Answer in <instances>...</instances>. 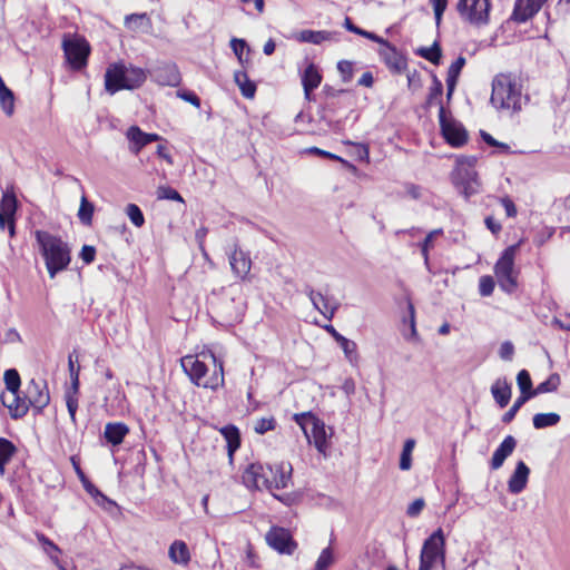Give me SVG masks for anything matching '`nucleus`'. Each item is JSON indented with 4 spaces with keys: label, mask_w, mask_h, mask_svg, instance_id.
<instances>
[{
    "label": "nucleus",
    "mask_w": 570,
    "mask_h": 570,
    "mask_svg": "<svg viewBox=\"0 0 570 570\" xmlns=\"http://www.w3.org/2000/svg\"><path fill=\"white\" fill-rule=\"evenodd\" d=\"M180 365L190 382L198 387L216 391L224 386V362L210 350L181 357Z\"/></svg>",
    "instance_id": "f257e3e1"
},
{
    "label": "nucleus",
    "mask_w": 570,
    "mask_h": 570,
    "mask_svg": "<svg viewBox=\"0 0 570 570\" xmlns=\"http://www.w3.org/2000/svg\"><path fill=\"white\" fill-rule=\"evenodd\" d=\"M36 239L51 278L59 272L67 269L71 262V256L70 247L66 242L43 230L36 232Z\"/></svg>",
    "instance_id": "f03ea898"
},
{
    "label": "nucleus",
    "mask_w": 570,
    "mask_h": 570,
    "mask_svg": "<svg viewBox=\"0 0 570 570\" xmlns=\"http://www.w3.org/2000/svg\"><path fill=\"white\" fill-rule=\"evenodd\" d=\"M522 99V86L517 76L499 73L493 78L490 101L497 109L519 111Z\"/></svg>",
    "instance_id": "7ed1b4c3"
},
{
    "label": "nucleus",
    "mask_w": 570,
    "mask_h": 570,
    "mask_svg": "<svg viewBox=\"0 0 570 570\" xmlns=\"http://www.w3.org/2000/svg\"><path fill=\"white\" fill-rule=\"evenodd\" d=\"M475 163L474 156H461L456 159L453 181L466 199L480 191V183L474 169Z\"/></svg>",
    "instance_id": "20e7f679"
},
{
    "label": "nucleus",
    "mask_w": 570,
    "mask_h": 570,
    "mask_svg": "<svg viewBox=\"0 0 570 570\" xmlns=\"http://www.w3.org/2000/svg\"><path fill=\"white\" fill-rule=\"evenodd\" d=\"M518 247V245L507 247L494 266V274L499 286L507 293H512L518 287L519 272L514 268Z\"/></svg>",
    "instance_id": "39448f33"
},
{
    "label": "nucleus",
    "mask_w": 570,
    "mask_h": 570,
    "mask_svg": "<svg viewBox=\"0 0 570 570\" xmlns=\"http://www.w3.org/2000/svg\"><path fill=\"white\" fill-rule=\"evenodd\" d=\"M441 563L445 566V538L442 529L434 531L423 543L419 570H432Z\"/></svg>",
    "instance_id": "423d86ee"
},
{
    "label": "nucleus",
    "mask_w": 570,
    "mask_h": 570,
    "mask_svg": "<svg viewBox=\"0 0 570 570\" xmlns=\"http://www.w3.org/2000/svg\"><path fill=\"white\" fill-rule=\"evenodd\" d=\"M294 421L302 428L308 442L313 441L317 451L325 454L327 450V434L324 422L311 412L295 414Z\"/></svg>",
    "instance_id": "0eeeda50"
},
{
    "label": "nucleus",
    "mask_w": 570,
    "mask_h": 570,
    "mask_svg": "<svg viewBox=\"0 0 570 570\" xmlns=\"http://www.w3.org/2000/svg\"><path fill=\"white\" fill-rule=\"evenodd\" d=\"M456 7L461 18L471 24H487L489 21V0H459Z\"/></svg>",
    "instance_id": "6e6552de"
},
{
    "label": "nucleus",
    "mask_w": 570,
    "mask_h": 570,
    "mask_svg": "<svg viewBox=\"0 0 570 570\" xmlns=\"http://www.w3.org/2000/svg\"><path fill=\"white\" fill-rule=\"evenodd\" d=\"M62 47L71 69L80 70L86 67L90 53V46L85 39H66L63 40Z\"/></svg>",
    "instance_id": "1a4fd4ad"
},
{
    "label": "nucleus",
    "mask_w": 570,
    "mask_h": 570,
    "mask_svg": "<svg viewBox=\"0 0 570 570\" xmlns=\"http://www.w3.org/2000/svg\"><path fill=\"white\" fill-rule=\"evenodd\" d=\"M439 121L442 135L451 146L461 147L466 142V130L461 124L446 116L444 106L440 107Z\"/></svg>",
    "instance_id": "9d476101"
},
{
    "label": "nucleus",
    "mask_w": 570,
    "mask_h": 570,
    "mask_svg": "<svg viewBox=\"0 0 570 570\" xmlns=\"http://www.w3.org/2000/svg\"><path fill=\"white\" fill-rule=\"evenodd\" d=\"M28 407L32 406L40 413L50 402V395L45 380L32 379L24 391Z\"/></svg>",
    "instance_id": "9b49d317"
},
{
    "label": "nucleus",
    "mask_w": 570,
    "mask_h": 570,
    "mask_svg": "<svg viewBox=\"0 0 570 570\" xmlns=\"http://www.w3.org/2000/svg\"><path fill=\"white\" fill-rule=\"evenodd\" d=\"M265 538L267 544L282 554H293L297 548L291 532L281 527H272Z\"/></svg>",
    "instance_id": "f8f14e48"
},
{
    "label": "nucleus",
    "mask_w": 570,
    "mask_h": 570,
    "mask_svg": "<svg viewBox=\"0 0 570 570\" xmlns=\"http://www.w3.org/2000/svg\"><path fill=\"white\" fill-rule=\"evenodd\" d=\"M268 484L267 490H279L288 487L292 478V465L288 462H282L275 465H267Z\"/></svg>",
    "instance_id": "ddd939ff"
},
{
    "label": "nucleus",
    "mask_w": 570,
    "mask_h": 570,
    "mask_svg": "<svg viewBox=\"0 0 570 570\" xmlns=\"http://www.w3.org/2000/svg\"><path fill=\"white\" fill-rule=\"evenodd\" d=\"M379 43L382 46L379 50V55L386 67L393 72H403L407 67L406 58L385 39L384 42Z\"/></svg>",
    "instance_id": "4468645a"
},
{
    "label": "nucleus",
    "mask_w": 570,
    "mask_h": 570,
    "mask_svg": "<svg viewBox=\"0 0 570 570\" xmlns=\"http://www.w3.org/2000/svg\"><path fill=\"white\" fill-rule=\"evenodd\" d=\"M266 466L258 463L249 464L243 472L242 480L246 488L252 490L267 489L268 475Z\"/></svg>",
    "instance_id": "2eb2a0df"
},
{
    "label": "nucleus",
    "mask_w": 570,
    "mask_h": 570,
    "mask_svg": "<svg viewBox=\"0 0 570 570\" xmlns=\"http://www.w3.org/2000/svg\"><path fill=\"white\" fill-rule=\"evenodd\" d=\"M228 258L234 275L240 279H245L252 268L249 254L234 244L233 248L228 252Z\"/></svg>",
    "instance_id": "dca6fc26"
},
{
    "label": "nucleus",
    "mask_w": 570,
    "mask_h": 570,
    "mask_svg": "<svg viewBox=\"0 0 570 570\" xmlns=\"http://www.w3.org/2000/svg\"><path fill=\"white\" fill-rule=\"evenodd\" d=\"M151 78L161 86L175 87L180 82V73L175 63H160L150 71Z\"/></svg>",
    "instance_id": "f3484780"
},
{
    "label": "nucleus",
    "mask_w": 570,
    "mask_h": 570,
    "mask_svg": "<svg viewBox=\"0 0 570 570\" xmlns=\"http://www.w3.org/2000/svg\"><path fill=\"white\" fill-rule=\"evenodd\" d=\"M546 0H515L511 20L523 23L542 8Z\"/></svg>",
    "instance_id": "a211bd4d"
},
{
    "label": "nucleus",
    "mask_w": 570,
    "mask_h": 570,
    "mask_svg": "<svg viewBox=\"0 0 570 570\" xmlns=\"http://www.w3.org/2000/svg\"><path fill=\"white\" fill-rule=\"evenodd\" d=\"M126 73L125 65L115 63L108 67L105 73V88L114 95L117 91L125 89Z\"/></svg>",
    "instance_id": "6ab92c4d"
},
{
    "label": "nucleus",
    "mask_w": 570,
    "mask_h": 570,
    "mask_svg": "<svg viewBox=\"0 0 570 570\" xmlns=\"http://www.w3.org/2000/svg\"><path fill=\"white\" fill-rule=\"evenodd\" d=\"M530 475V469L523 461H519L515 465V470L511 474L508 481V489L512 494L521 493L528 483Z\"/></svg>",
    "instance_id": "aec40b11"
},
{
    "label": "nucleus",
    "mask_w": 570,
    "mask_h": 570,
    "mask_svg": "<svg viewBox=\"0 0 570 570\" xmlns=\"http://www.w3.org/2000/svg\"><path fill=\"white\" fill-rule=\"evenodd\" d=\"M515 446L517 440L512 435L505 436L494 451L490 461V468L492 470H499L503 465L505 459L513 453Z\"/></svg>",
    "instance_id": "412c9836"
},
{
    "label": "nucleus",
    "mask_w": 570,
    "mask_h": 570,
    "mask_svg": "<svg viewBox=\"0 0 570 570\" xmlns=\"http://www.w3.org/2000/svg\"><path fill=\"white\" fill-rule=\"evenodd\" d=\"M321 81L322 75L317 67L313 63L308 65L302 75V85L307 100L312 99V91L321 85Z\"/></svg>",
    "instance_id": "4be33fe9"
},
{
    "label": "nucleus",
    "mask_w": 570,
    "mask_h": 570,
    "mask_svg": "<svg viewBox=\"0 0 570 570\" xmlns=\"http://www.w3.org/2000/svg\"><path fill=\"white\" fill-rule=\"evenodd\" d=\"M491 393L500 407H505L511 399V384L507 379H498L491 386Z\"/></svg>",
    "instance_id": "5701e85b"
},
{
    "label": "nucleus",
    "mask_w": 570,
    "mask_h": 570,
    "mask_svg": "<svg viewBox=\"0 0 570 570\" xmlns=\"http://www.w3.org/2000/svg\"><path fill=\"white\" fill-rule=\"evenodd\" d=\"M465 65V58L463 56H460L456 58L455 61L451 63V66L448 69V77H446V98L448 100L451 99L456 83L459 76Z\"/></svg>",
    "instance_id": "b1692460"
},
{
    "label": "nucleus",
    "mask_w": 570,
    "mask_h": 570,
    "mask_svg": "<svg viewBox=\"0 0 570 570\" xmlns=\"http://www.w3.org/2000/svg\"><path fill=\"white\" fill-rule=\"evenodd\" d=\"M3 404L8 406L12 417L18 419L27 414L29 407L26 396L21 399L19 393H9L8 396L2 397Z\"/></svg>",
    "instance_id": "393cba45"
},
{
    "label": "nucleus",
    "mask_w": 570,
    "mask_h": 570,
    "mask_svg": "<svg viewBox=\"0 0 570 570\" xmlns=\"http://www.w3.org/2000/svg\"><path fill=\"white\" fill-rule=\"evenodd\" d=\"M125 26L135 32H148L151 29V20L147 13H131L125 17Z\"/></svg>",
    "instance_id": "a878e982"
},
{
    "label": "nucleus",
    "mask_w": 570,
    "mask_h": 570,
    "mask_svg": "<svg viewBox=\"0 0 570 570\" xmlns=\"http://www.w3.org/2000/svg\"><path fill=\"white\" fill-rule=\"evenodd\" d=\"M128 433L129 428L120 422L107 423L104 431L105 439L112 445L120 444Z\"/></svg>",
    "instance_id": "bb28decb"
},
{
    "label": "nucleus",
    "mask_w": 570,
    "mask_h": 570,
    "mask_svg": "<svg viewBox=\"0 0 570 570\" xmlns=\"http://www.w3.org/2000/svg\"><path fill=\"white\" fill-rule=\"evenodd\" d=\"M168 556L174 563L186 566L190 561L189 549L181 540H175L170 544Z\"/></svg>",
    "instance_id": "cd10ccee"
},
{
    "label": "nucleus",
    "mask_w": 570,
    "mask_h": 570,
    "mask_svg": "<svg viewBox=\"0 0 570 570\" xmlns=\"http://www.w3.org/2000/svg\"><path fill=\"white\" fill-rule=\"evenodd\" d=\"M219 432L227 442L228 455L232 458L234 452L240 446L239 430L235 425L229 424L222 428Z\"/></svg>",
    "instance_id": "c85d7f7f"
},
{
    "label": "nucleus",
    "mask_w": 570,
    "mask_h": 570,
    "mask_svg": "<svg viewBox=\"0 0 570 570\" xmlns=\"http://www.w3.org/2000/svg\"><path fill=\"white\" fill-rule=\"evenodd\" d=\"M126 137L130 142L129 149L135 155H137L145 146L148 145L145 132L138 126L129 127Z\"/></svg>",
    "instance_id": "c756f323"
},
{
    "label": "nucleus",
    "mask_w": 570,
    "mask_h": 570,
    "mask_svg": "<svg viewBox=\"0 0 570 570\" xmlns=\"http://www.w3.org/2000/svg\"><path fill=\"white\" fill-rule=\"evenodd\" d=\"M126 82L125 89H135L140 87L146 80V71L141 68L134 66H125Z\"/></svg>",
    "instance_id": "7c9ffc66"
},
{
    "label": "nucleus",
    "mask_w": 570,
    "mask_h": 570,
    "mask_svg": "<svg viewBox=\"0 0 570 570\" xmlns=\"http://www.w3.org/2000/svg\"><path fill=\"white\" fill-rule=\"evenodd\" d=\"M17 452L16 445L6 438H0V475H4L6 465Z\"/></svg>",
    "instance_id": "2f4dec72"
},
{
    "label": "nucleus",
    "mask_w": 570,
    "mask_h": 570,
    "mask_svg": "<svg viewBox=\"0 0 570 570\" xmlns=\"http://www.w3.org/2000/svg\"><path fill=\"white\" fill-rule=\"evenodd\" d=\"M0 105L3 112L7 116H12L14 112V95L11 89H9L2 77L0 76Z\"/></svg>",
    "instance_id": "473e14b6"
},
{
    "label": "nucleus",
    "mask_w": 570,
    "mask_h": 570,
    "mask_svg": "<svg viewBox=\"0 0 570 570\" xmlns=\"http://www.w3.org/2000/svg\"><path fill=\"white\" fill-rule=\"evenodd\" d=\"M36 537L39 543L42 546L45 553L52 560L56 566H59L60 561L58 556L61 553L60 548L43 533L37 532Z\"/></svg>",
    "instance_id": "72a5a7b5"
},
{
    "label": "nucleus",
    "mask_w": 570,
    "mask_h": 570,
    "mask_svg": "<svg viewBox=\"0 0 570 570\" xmlns=\"http://www.w3.org/2000/svg\"><path fill=\"white\" fill-rule=\"evenodd\" d=\"M235 82L238 85L242 95L245 98H253L256 92V85L249 80L245 71H236L234 73Z\"/></svg>",
    "instance_id": "f704fd0d"
},
{
    "label": "nucleus",
    "mask_w": 570,
    "mask_h": 570,
    "mask_svg": "<svg viewBox=\"0 0 570 570\" xmlns=\"http://www.w3.org/2000/svg\"><path fill=\"white\" fill-rule=\"evenodd\" d=\"M332 39V32L326 30L314 31V30H303L298 35V40L302 42H308L313 45H320L323 41H327Z\"/></svg>",
    "instance_id": "c9c22d12"
},
{
    "label": "nucleus",
    "mask_w": 570,
    "mask_h": 570,
    "mask_svg": "<svg viewBox=\"0 0 570 570\" xmlns=\"http://www.w3.org/2000/svg\"><path fill=\"white\" fill-rule=\"evenodd\" d=\"M561 417L558 413H538L533 416L532 423L537 430L554 426L560 422Z\"/></svg>",
    "instance_id": "e433bc0d"
},
{
    "label": "nucleus",
    "mask_w": 570,
    "mask_h": 570,
    "mask_svg": "<svg viewBox=\"0 0 570 570\" xmlns=\"http://www.w3.org/2000/svg\"><path fill=\"white\" fill-rule=\"evenodd\" d=\"M442 94H443V85L441 80L433 75L432 77V86L430 87V91L426 99V106L431 107L433 105H439V108L442 105Z\"/></svg>",
    "instance_id": "4c0bfd02"
},
{
    "label": "nucleus",
    "mask_w": 570,
    "mask_h": 570,
    "mask_svg": "<svg viewBox=\"0 0 570 570\" xmlns=\"http://www.w3.org/2000/svg\"><path fill=\"white\" fill-rule=\"evenodd\" d=\"M95 206L92 203H90L85 195H82L80 199V206L78 209V218L81 222V224L86 226H90L92 223V215H94Z\"/></svg>",
    "instance_id": "58836bf2"
},
{
    "label": "nucleus",
    "mask_w": 570,
    "mask_h": 570,
    "mask_svg": "<svg viewBox=\"0 0 570 570\" xmlns=\"http://www.w3.org/2000/svg\"><path fill=\"white\" fill-rule=\"evenodd\" d=\"M416 53L432 62L433 65H440L442 51L438 42H434L431 47H422L416 50Z\"/></svg>",
    "instance_id": "ea45409f"
},
{
    "label": "nucleus",
    "mask_w": 570,
    "mask_h": 570,
    "mask_svg": "<svg viewBox=\"0 0 570 570\" xmlns=\"http://www.w3.org/2000/svg\"><path fill=\"white\" fill-rule=\"evenodd\" d=\"M338 344L343 350L345 357L352 365H356L358 362L357 345L354 341L346 337L338 338Z\"/></svg>",
    "instance_id": "a19ab883"
},
{
    "label": "nucleus",
    "mask_w": 570,
    "mask_h": 570,
    "mask_svg": "<svg viewBox=\"0 0 570 570\" xmlns=\"http://www.w3.org/2000/svg\"><path fill=\"white\" fill-rule=\"evenodd\" d=\"M17 212V198L13 193L6 191L2 195L1 203H0V213H3V215H7L12 218H14Z\"/></svg>",
    "instance_id": "79ce46f5"
},
{
    "label": "nucleus",
    "mask_w": 570,
    "mask_h": 570,
    "mask_svg": "<svg viewBox=\"0 0 570 570\" xmlns=\"http://www.w3.org/2000/svg\"><path fill=\"white\" fill-rule=\"evenodd\" d=\"M407 312L409 316L403 317V324L409 326L410 333L407 334L403 331V336L405 340H412L417 336L416 326H415V308L412 302L407 301Z\"/></svg>",
    "instance_id": "37998d69"
},
{
    "label": "nucleus",
    "mask_w": 570,
    "mask_h": 570,
    "mask_svg": "<svg viewBox=\"0 0 570 570\" xmlns=\"http://www.w3.org/2000/svg\"><path fill=\"white\" fill-rule=\"evenodd\" d=\"M561 383L560 375L552 373L544 382L537 385L535 391L539 394L556 392Z\"/></svg>",
    "instance_id": "c03bdc74"
},
{
    "label": "nucleus",
    "mask_w": 570,
    "mask_h": 570,
    "mask_svg": "<svg viewBox=\"0 0 570 570\" xmlns=\"http://www.w3.org/2000/svg\"><path fill=\"white\" fill-rule=\"evenodd\" d=\"M4 383L9 393H19L21 382L17 370L10 368L4 372Z\"/></svg>",
    "instance_id": "a18cd8bd"
},
{
    "label": "nucleus",
    "mask_w": 570,
    "mask_h": 570,
    "mask_svg": "<svg viewBox=\"0 0 570 570\" xmlns=\"http://www.w3.org/2000/svg\"><path fill=\"white\" fill-rule=\"evenodd\" d=\"M344 26L348 31L356 33L358 36H362L366 39H370L374 42H384V39L379 37L377 35L366 31L364 29H361V28L356 27L355 24H353V22L351 21L350 18L345 19Z\"/></svg>",
    "instance_id": "49530a36"
},
{
    "label": "nucleus",
    "mask_w": 570,
    "mask_h": 570,
    "mask_svg": "<svg viewBox=\"0 0 570 570\" xmlns=\"http://www.w3.org/2000/svg\"><path fill=\"white\" fill-rule=\"evenodd\" d=\"M340 307V303L335 302L333 304L330 303L328 298L326 296L323 297L321 301V304L316 307V309L327 320L331 321L336 311Z\"/></svg>",
    "instance_id": "de8ad7c7"
},
{
    "label": "nucleus",
    "mask_w": 570,
    "mask_h": 570,
    "mask_svg": "<svg viewBox=\"0 0 570 570\" xmlns=\"http://www.w3.org/2000/svg\"><path fill=\"white\" fill-rule=\"evenodd\" d=\"M126 214L136 227H141L145 224L144 214L136 204H128Z\"/></svg>",
    "instance_id": "09e8293b"
},
{
    "label": "nucleus",
    "mask_w": 570,
    "mask_h": 570,
    "mask_svg": "<svg viewBox=\"0 0 570 570\" xmlns=\"http://www.w3.org/2000/svg\"><path fill=\"white\" fill-rule=\"evenodd\" d=\"M276 426L275 419L273 416L269 417H261L255 422L254 431L257 434H265L268 431H273Z\"/></svg>",
    "instance_id": "8fccbe9b"
},
{
    "label": "nucleus",
    "mask_w": 570,
    "mask_h": 570,
    "mask_svg": "<svg viewBox=\"0 0 570 570\" xmlns=\"http://www.w3.org/2000/svg\"><path fill=\"white\" fill-rule=\"evenodd\" d=\"M157 198L158 199H169V200H176V202H184L180 194L169 187V186H159L157 188Z\"/></svg>",
    "instance_id": "3c124183"
},
{
    "label": "nucleus",
    "mask_w": 570,
    "mask_h": 570,
    "mask_svg": "<svg viewBox=\"0 0 570 570\" xmlns=\"http://www.w3.org/2000/svg\"><path fill=\"white\" fill-rule=\"evenodd\" d=\"M333 562V553H332V550L330 548H325L316 563H315V570H326Z\"/></svg>",
    "instance_id": "603ef678"
},
{
    "label": "nucleus",
    "mask_w": 570,
    "mask_h": 570,
    "mask_svg": "<svg viewBox=\"0 0 570 570\" xmlns=\"http://www.w3.org/2000/svg\"><path fill=\"white\" fill-rule=\"evenodd\" d=\"M494 279L491 276H482L479 281V292L482 296H490L494 289Z\"/></svg>",
    "instance_id": "864d4df0"
},
{
    "label": "nucleus",
    "mask_w": 570,
    "mask_h": 570,
    "mask_svg": "<svg viewBox=\"0 0 570 570\" xmlns=\"http://www.w3.org/2000/svg\"><path fill=\"white\" fill-rule=\"evenodd\" d=\"M337 69L344 82H350L353 78V65L350 61L342 60L337 63Z\"/></svg>",
    "instance_id": "5fc2aeb1"
},
{
    "label": "nucleus",
    "mask_w": 570,
    "mask_h": 570,
    "mask_svg": "<svg viewBox=\"0 0 570 570\" xmlns=\"http://www.w3.org/2000/svg\"><path fill=\"white\" fill-rule=\"evenodd\" d=\"M66 403H67V409H68L70 419H71L72 423L76 424V412L78 409L77 395L68 393L66 396Z\"/></svg>",
    "instance_id": "6e6d98bb"
},
{
    "label": "nucleus",
    "mask_w": 570,
    "mask_h": 570,
    "mask_svg": "<svg viewBox=\"0 0 570 570\" xmlns=\"http://www.w3.org/2000/svg\"><path fill=\"white\" fill-rule=\"evenodd\" d=\"M434 9L435 22L436 26H440L442 20V14L446 9L448 0H430Z\"/></svg>",
    "instance_id": "4d7b16f0"
},
{
    "label": "nucleus",
    "mask_w": 570,
    "mask_h": 570,
    "mask_svg": "<svg viewBox=\"0 0 570 570\" xmlns=\"http://www.w3.org/2000/svg\"><path fill=\"white\" fill-rule=\"evenodd\" d=\"M517 383L520 390L532 389V381L527 370H521L517 376Z\"/></svg>",
    "instance_id": "13d9d810"
},
{
    "label": "nucleus",
    "mask_w": 570,
    "mask_h": 570,
    "mask_svg": "<svg viewBox=\"0 0 570 570\" xmlns=\"http://www.w3.org/2000/svg\"><path fill=\"white\" fill-rule=\"evenodd\" d=\"M8 228L10 237H13L16 234V223L14 218L3 215V213H0V229L3 230L4 228Z\"/></svg>",
    "instance_id": "bf43d9fd"
},
{
    "label": "nucleus",
    "mask_w": 570,
    "mask_h": 570,
    "mask_svg": "<svg viewBox=\"0 0 570 570\" xmlns=\"http://www.w3.org/2000/svg\"><path fill=\"white\" fill-rule=\"evenodd\" d=\"M425 505V502L422 498H419V499H415L409 507H407V510H406V514L410 517V518H415L417 517Z\"/></svg>",
    "instance_id": "052dcab7"
},
{
    "label": "nucleus",
    "mask_w": 570,
    "mask_h": 570,
    "mask_svg": "<svg viewBox=\"0 0 570 570\" xmlns=\"http://www.w3.org/2000/svg\"><path fill=\"white\" fill-rule=\"evenodd\" d=\"M230 47L234 51V53L237 56L238 60L242 61L243 60V52L245 49H247V43L245 40L243 39H232L230 41Z\"/></svg>",
    "instance_id": "680f3d73"
},
{
    "label": "nucleus",
    "mask_w": 570,
    "mask_h": 570,
    "mask_svg": "<svg viewBox=\"0 0 570 570\" xmlns=\"http://www.w3.org/2000/svg\"><path fill=\"white\" fill-rule=\"evenodd\" d=\"M177 96L181 98L183 100L190 102L195 107L200 106V99L193 92L188 90H179L177 92Z\"/></svg>",
    "instance_id": "e2e57ef3"
},
{
    "label": "nucleus",
    "mask_w": 570,
    "mask_h": 570,
    "mask_svg": "<svg viewBox=\"0 0 570 570\" xmlns=\"http://www.w3.org/2000/svg\"><path fill=\"white\" fill-rule=\"evenodd\" d=\"M96 249L94 246L83 245L80 252V257L86 264H90L95 261Z\"/></svg>",
    "instance_id": "0e129e2a"
},
{
    "label": "nucleus",
    "mask_w": 570,
    "mask_h": 570,
    "mask_svg": "<svg viewBox=\"0 0 570 570\" xmlns=\"http://www.w3.org/2000/svg\"><path fill=\"white\" fill-rule=\"evenodd\" d=\"M523 404L519 403V400L517 399L513 403V405L502 416L503 423H510L517 415L518 411L521 409Z\"/></svg>",
    "instance_id": "69168bd1"
},
{
    "label": "nucleus",
    "mask_w": 570,
    "mask_h": 570,
    "mask_svg": "<svg viewBox=\"0 0 570 570\" xmlns=\"http://www.w3.org/2000/svg\"><path fill=\"white\" fill-rule=\"evenodd\" d=\"M514 347L511 342H504L501 344L499 354L502 360L510 361L513 356Z\"/></svg>",
    "instance_id": "338daca9"
},
{
    "label": "nucleus",
    "mask_w": 570,
    "mask_h": 570,
    "mask_svg": "<svg viewBox=\"0 0 570 570\" xmlns=\"http://www.w3.org/2000/svg\"><path fill=\"white\" fill-rule=\"evenodd\" d=\"M305 293L316 309V307L321 304L324 295L321 292H315L311 286H306Z\"/></svg>",
    "instance_id": "774afa93"
}]
</instances>
